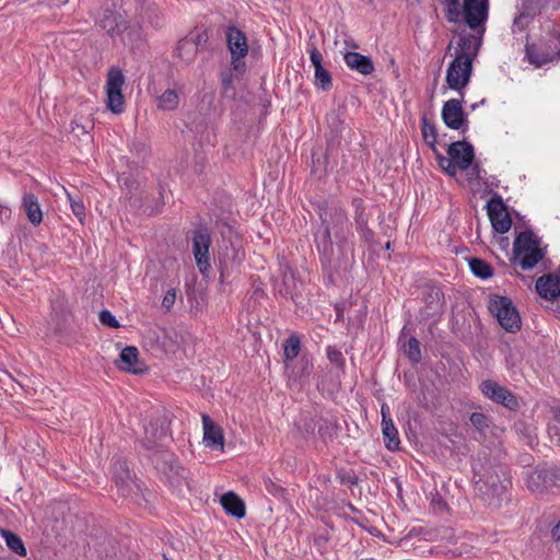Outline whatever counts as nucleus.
Masks as SVG:
<instances>
[{"label": "nucleus", "instance_id": "obj_1", "mask_svg": "<svg viewBox=\"0 0 560 560\" xmlns=\"http://www.w3.org/2000/svg\"><path fill=\"white\" fill-rule=\"evenodd\" d=\"M481 39L475 35H462L455 48V58L446 70V84L462 94L472 73V60L477 56Z\"/></svg>", "mask_w": 560, "mask_h": 560}, {"label": "nucleus", "instance_id": "obj_2", "mask_svg": "<svg viewBox=\"0 0 560 560\" xmlns=\"http://www.w3.org/2000/svg\"><path fill=\"white\" fill-rule=\"evenodd\" d=\"M445 16L448 22H465L470 28H479L488 18V0H445Z\"/></svg>", "mask_w": 560, "mask_h": 560}, {"label": "nucleus", "instance_id": "obj_3", "mask_svg": "<svg viewBox=\"0 0 560 560\" xmlns=\"http://www.w3.org/2000/svg\"><path fill=\"white\" fill-rule=\"evenodd\" d=\"M514 256L522 269H533L545 256L540 240L532 232L525 231L514 241Z\"/></svg>", "mask_w": 560, "mask_h": 560}, {"label": "nucleus", "instance_id": "obj_4", "mask_svg": "<svg viewBox=\"0 0 560 560\" xmlns=\"http://www.w3.org/2000/svg\"><path fill=\"white\" fill-rule=\"evenodd\" d=\"M447 155L436 154L439 166L448 175L455 176L458 170L469 168L475 158L474 147L466 141H457L448 147Z\"/></svg>", "mask_w": 560, "mask_h": 560}, {"label": "nucleus", "instance_id": "obj_5", "mask_svg": "<svg viewBox=\"0 0 560 560\" xmlns=\"http://www.w3.org/2000/svg\"><path fill=\"white\" fill-rule=\"evenodd\" d=\"M489 311L506 331L516 332L521 329L520 313L509 298L493 296L490 300Z\"/></svg>", "mask_w": 560, "mask_h": 560}, {"label": "nucleus", "instance_id": "obj_6", "mask_svg": "<svg viewBox=\"0 0 560 560\" xmlns=\"http://www.w3.org/2000/svg\"><path fill=\"white\" fill-rule=\"evenodd\" d=\"M526 56L537 68L560 59V31L550 32L545 45L527 46Z\"/></svg>", "mask_w": 560, "mask_h": 560}, {"label": "nucleus", "instance_id": "obj_7", "mask_svg": "<svg viewBox=\"0 0 560 560\" xmlns=\"http://www.w3.org/2000/svg\"><path fill=\"white\" fill-rule=\"evenodd\" d=\"M226 45L231 54V66L238 74L246 69L245 57L248 54V44L245 34L235 26L228 27L225 32Z\"/></svg>", "mask_w": 560, "mask_h": 560}, {"label": "nucleus", "instance_id": "obj_8", "mask_svg": "<svg viewBox=\"0 0 560 560\" xmlns=\"http://www.w3.org/2000/svg\"><path fill=\"white\" fill-rule=\"evenodd\" d=\"M125 81V75L119 68L109 69L105 84L106 105L114 114H121L125 110V97L122 94Z\"/></svg>", "mask_w": 560, "mask_h": 560}, {"label": "nucleus", "instance_id": "obj_9", "mask_svg": "<svg viewBox=\"0 0 560 560\" xmlns=\"http://www.w3.org/2000/svg\"><path fill=\"white\" fill-rule=\"evenodd\" d=\"M100 26L112 37H120L122 42L131 40L135 30L128 25L122 14L106 10L100 19Z\"/></svg>", "mask_w": 560, "mask_h": 560}, {"label": "nucleus", "instance_id": "obj_10", "mask_svg": "<svg viewBox=\"0 0 560 560\" xmlns=\"http://www.w3.org/2000/svg\"><path fill=\"white\" fill-rule=\"evenodd\" d=\"M527 486L533 492L549 491L560 486V470L555 467L536 468L528 472Z\"/></svg>", "mask_w": 560, "mask_h": 560}, {"label": "nucleus", "instance_id": "obj_11", "mask_svg": "<svg viewBox=\"0 0 560 560\" xmlns=\"http://www.w3.org/2000/svg\"><path fill=\"white\" fill-rule=\"evenodd\" d=\"M211 237L207 230L199 229L195 231L192 236V253L196 265L201 275L206 276L211 269L209 248Z\"/></svg>", "mask_w": 560, "mask_h": 560}, {"label": "nucleus", "instance_id": "obj_12", "mask_svg": "<svg viewBox=\"0 0 560 560\" xmlns=\"http://www.w3.org/2000/svg\"><path fill=\"white\" fill-rule=\"evenodd\" d=\"M481 393L490 400L501 404L514 410L518 407L516 397L504 386L492 380H486L480 384Z\"/></svg>", "mask_w": 560, "mask_h": 560}, {"label": "nucleus", "instance_id": "obj_13", "mask_svg": "<svg viewBox=\"0 0 560 560\" xmlns=\"http://www.w3.org/2000/svg\"><path fill=\"white\" fill-rule=\"evenodd\" d=\"M487 212L495 232L504 234L511 229L512 220L500 197H493L488 201Z\"/></svg>", "mask_w": 560, "mask_h": 560}, {"label": "nucleus", "instance_id": "obj_14", "mask_svg": "<svg viewBox=\"0 0 560 560\" xmlns=\"http://www.w3.org/2000/svg\"><path fill=\"white\" fill-rule=\"evenodd\" d=\"M442 119L448 128L454 130L466 127L467 119L463 112L462 101L452 98L445 102L442 107Z\"/></svg>", "mask_w": 560, "mask_h": 560}, {"label": "nucleus", "instance_id": "obj_15", "mask_svg": "<svg viewBox=\"0 0 560 560\" xmlns=\"http://www.w3.org/2000/svg\"><path fill=\"white\" fill-rule=\"evenodd\" d=\"M285 374L290 386L303 384L313 372V361L307 355H302L298 361L287 363Z\"/></svg>", "mask_w": 560, "mask_h": 560}, {"label": "nucleus", "instance_id": "obj_16", "mask_svg": "<svg viewBox=\"0 0 560 560\" xmlns=\"http://www.w3.org/2000/svg\"><path fill=\"white\" fill-rule=\"evenodd\" d=\"M112 474L115 485L122 497H128L133 488L137 487L136 482L130 477L129 468L125 462H114Z\"/></svg>", "mask_w": 560, "mask_h": 560}, {"label": "nucleus", "instance_id": "obj_17", "mask_svg": "<svg viewBox=\"0 0 560 560\" xmlns=\"http://www.w3.org/2000/svg\"><path fill=\"white\" fill-rule=\"evenodd\" d=\"M203 442L207 447L223 451L224 436L221 428L208 415H202Z\"/></svg>", "mask_w": 560, "mask_h": 560}, {"label": "nucleus", "instance_id": "obj_18", "mask_svg": "<svg viewBox=\"0 0 560 560\" xmlns=\"http://www.w3.org/2000/svg\"><path fill=\"white\" fill-rule=\"evenodd\" d=\"M116 364L119 370L132 374H140L144 371L143 364L139 360V350L133 346L121 350Z\"/></svg>", "mask_w": 560, "mask_h": 560}, {"label": "nucleus", "instance_id": "obj_19", "mask_svg": "<svg viewBox=\"0 0 560 560\" xmlns=\"http://www.w3.org/2000/svg\"><path fill=\"white\" fill-rule=\"evenodd\" d=\"M342 56L347 67L360 74L369 75L375 70L372 59L368 56L350 50H345Z\"/></svg>", "mask_w": 560, "mask_h": 560}, {"label": "nucleus", "instance_id": "obj_20", "mask_svg": "<svg viewBox=\"0 0 560 560\" xmlns=\"http://www.w3.org/2000/svg\"><path fill=\"white\" fill-rule=\"evenodd\" d=\"M382 433L384 436L385 446L389 451L398 450L399 447V435L390 416L388 407L382 406Z\"/></svg>", "mask_w": 560, "mask_h": 560}, {"label": "nucleus", "instance_id": "obj_21", "mask_svg": "<svg viewBox=\"0 0 560 560\" xmlns=\"http://www.w3.org/2000/svg\"><path fill=\"white\" fill-rule=\"evenodd\" d=\"M536 291L546 300H555L560 295V277L551 273L539 277Z\"/></svg>", "mask_w": 560, "mask_h": 560}, {"label": "nucleus", "instance_id": "obj_22", "mask_svg": "<svg viewBox=\"0 0 560 560\" xmlns=\"http://www.w3.org/2000/svg\"><path fill=\"white\" fill-rule=\"evenodd\" d=\"M310 60L315 69V84L327 91L331 88V75L322 65V54L317 48L310 51Z\"/></svg>", "mask_w": 560, "mask_h": 560}, {"label": "nucleus", "instance_id": "obj_23", "mask_svg": "<svg viewBox=\"0 0 560 560\" xmlns=\"http://www.w3.org/2000/svg\"><path fill=\"white\" fill-rule=\"evenodd\" d=\"M474 478L477 490L482 492L483 494L499 495L503 490L502 482L497 474L486 476L475 472Z\"/></svg>", "mask_w": 560, "mask_h": 560}, {"label": "nucleus", "instance_id": "obj_24", "mask_svg": "<svg viewBox=\"0 0 560 560\" xmlns=\"http://www.w3.org/2000/svg\"><path fill=\"white\" fill-rule=\"evenodd\" d=\"M183 94L182 85H174L173 88L166 89L159 97L156 106L161 110H175L179 106L180 96Z\"/></svg>", "mask_w": 560, "mask_h": 560}, {"label": "nucleus", "instance_id": "obj_25", "mask_svg": "<svg viewBox=\"0 0 560 560\" xmlns=\"http://www.w3.org/2000/svg\"><path fill=\"white\" fill-rule=\"evenodd\" d=\"M22 207L33 225H38L43 221V212L35 195L25 194L22 198Z\"/></svg>", "mask_w": 560, "mask_h": 560}, {"label": "nucleus", "instance_id": "obj_26", "mask_svg": "<svg viewBox=\"0 0 560 560\" xmlns=\"http://www.w3.org/2000/svg\"><path fill=\"white\" fill-rule=\"evenodd\" d=\"M220 501L228 514L236 518H243L245 516V504L234 492L223 494Z\"/></svg>", "mask_w": 560, "mask_h": 560}, {"label": "nucleus", "instance_id": "obj_27", "mask_svg": "<svg viewBox=\"0 0 560 560\" xmlns=\"http://www.w3.org/2000/svg\"><path fill=\"white\" fill-rule=\"evenodd\" d=\"M0 536L4 539L7 547L20 557L27 555L23 540L13 532L0 528Z\"/></svg>", "mask_w": 560, "mask_h": 560}, {"label": "nucleus", "instance_id": "obj_28", "mask_svg": "<svg viewBox=\"0 0 560 560\" xmlns=\"http://www.w3.org/2000/svg\"><path fill=\"white\" fill-rule=\"evenodd\" d=\"M421 133L427 145H429L435 155L439 153L436 149L438 133L435 126L429 121L427 116L421 118Z\"/></svg>", "mask_w": 560, "mask_h": 560}, {"label": "nucleus", "instance_id": "obj_29", "mask_svg": "<svg viewBox=\"0 0 560 560\" xmlns=\"http://www.w3.org/2000/svg\"><path fill=\"white\" fill-rule=\"evenodd\" d=\"M323 222H324V226L320 230H318V232L315 234V241H316L318 250L326 255L331 249V235H330L329 225L326 224L325 218L323 219Z\"/></svg>", "mask_w": 560, "mask_h": 560}, {"label": "nucleus", "instance_id": "obj_30", "mask_svg": "<svg viewBox=\"0 0 560 560\" xmlns=\"http://www.w3.org/2000/svg\"><path fill=\"white\" fill-rule=\"evenodd\" d=\"M300 339L296 336H291L287 339L283 346V355H284V368L287 363H292L298 358L300 353Z\"/></svg>", "mask_w": 560, "mask_h": 560}, {"label": "nucleus", "instance_id": "obj_31", "mask_svg": "<svg viewBox=\"0 0 560 560\" xmlns=\"http://www.w3.org/2000/svg\"><path fill=\"white\" fill-rule=\"evenodd\" d=\"M177 56L186 62L194 59L197 52V45L188 39L178 43L176 48Z\"/></svg>", "mask_w": 560, "mask_h": 560}, {"label": "nucleus", "instance_id": "obj_32", "mask_svg": "<svg viewBox=\"0 0 560 560\" xmlns=\"http://www.w3.org/2000/svg\"><path fill=\"white\" fill-rule=\"evenodd\" d=\"M469 267L471 272L480 279H488L492 276V268L483 260L474 258L469 261Z\"/></svg>", "mask_w": 560, "mask_h": 560}, {"label": "nucleus", "instance_id": "obj_33", "mask_svg": "<svg viewBox=\"0 0 560 560\" xmlns=\"http://www.w3.org/2000/svg\"><path fill=\"white\" fill-rule=\"evenodd\" d=\"M68 201L70 203V208L73 214L79 219V221L83 224L85 219V207L83 200L81 198L73 197L66 188H63Z\"/></svg>", "mask_w": 560, "mask_h": 560}, {"label": "nucleus", "instance_id": "obj_34", "mask_svg": "<svg viewBox=\"0 0 560 560\" xmlns=\"http://www.w3.org/2000/svg\"><path fill=\"white\" fill-rule=\"evenodd\" d=\"M404 347H405V352L407 353V355L409 357V359L411 361H413V362L420 361V359H421L420 343L416 338H413V337L409 338V340L406 342V345Z\"/></svg>", "mask_w": 560, "mask_h": 560}, {"label": "nucleus", "instance_id": "obj_35", "mask_svg": "<svg viewBox=\"0 0 560 560\" xmlns=\"http://www.w3.org/2000/svg\"><path fill=\"white\" fill-rule=\"evenodd\" d=\"M470 421L472 425L481 433L485 434L486 430L489 428V418L481 412H474L470 416Z\"/></svg>", "mask_w": 560, "mask_h": 560}, {"label": "nucleus", "instance_id": "obj_36", "mask_svg": "<svg viewBox=\"0 0 560 560\" xmlns=\"http://www.w3.org/2000/svg\"><path fill=\"white\" fill-rule=\"evenodd\" d=\"M100 322L110 328H118L120 326L116 317L107 310H103L100 313Z\"/></svg>", "mask_w": 560, "mask_h": 560}, {"label": "nucleus", "instance_id": "obj_37", "mask_svg": "<svg viewBox=\"0 0 560 560\" xmlns=\"http://www.w3.org/2000/svg\"><path fill=\"white\" fill-rule=\"evenodd\" d=\"M327 358L331 363L337 364L338 366L343 365V355L340 350L334 347H327L326 349Z\"/></svg>", "mask_w": 560, "mask_h": 560}, {"label": "nucleus", "instance_id": "obj_38", "mask_svg": "<svg viewBox=\"0 0 560 560\" xmlns=\"http://www.w3.org/2000/svg\"><path fill=\"white\" fill-rule=\"evenodd\" d=\"M464 171L466 172L467 180L469 184H475L480 179V168L477 164L471 163L469 168Z\"/></svg>", "mask_w": 560, "mask_h": 560}, {"label": "nucleus", "instance_id": "obj_39", "mask_svg": "<svg viewBox=\"0 0 560 560\" xmlns=\"http://www.w3.org/2000/svg\"><path fill=\"white\" fill-rule=\"evenodd\" d=\"M555 419L560 424V407L555 410ZM549 434L551 439L560 443V428L557 425L549 427Z\"/></svg>", "mask_w": 560, "mask_h": 560}, {"label": "nucleus", "instance_id": "obj_40", "mask_svg": "<svg viewBox=\"0 0 560 560\" xmlns=\"http://www.w3.org/2000/svg\"><path fill=\"white\" fill-rule=\"evenodd\" d=\"M175 301H176V291L174 289H170L165 293V295L162 300V305L166 310H170L174 305Z\"/></svg>", "mask_w": 560, "mask_h": 560}, {"label": "nucleus", "instance_id": "obj_41", "mask_svg": "<svg viewBox=\"0 0 560 560\" xmlns=\"http://www.w3.org/2000/svg\"><path fill=\"white\" fill-rule=\"evenodd\" d=\"M529 21V16L527 14L521 13L518 16L514 19L513 22V31L516 32V30L522 31L524 25L527 24Z\"/></svg>", "mask_w": 560, "mask_h": 560}, {"label": "nucleus", "instance_id": "obj_42", "mask_svg": "<svg viewBox=\"0 0 560 560\" xmlns=\"http://www.w3.org/2000/svg\"><path fill=\"white\" fill-rule=\"evenodd\" d=\"M336 222L339 225L340 233H343L345 229H348V220L342 211H336Z\"/></svg>", "mask_w": 560, "mask_h": 560}, {"label": "nucleus", "instance_id": "obj_43", "mask_svg": "<svg viewBox=\"0 0 560 560\" xmlns=\"http://www.w3.org/2000/svg\"><path fill=\"white\" fill-rule=\"evenodd\" d=\"M11 218V209L8 206L0 203V223L9 221Z\"/></svg>", "mask_w": 560, "mask_h": 560}, {"label": "nucleus", "instance_id": "obj_44", "mask_svg": "<svg viewBox=\"0 0 560 560\" xmlns=\"http://www.w3.org/2000/svg\"><path fill=\"white\" fill-rule=\"evenodd\" d=\"M551 537L556 542L560 544V520L551 529Z\"/></svg>", "mask_w": 560, "mask_h": 560}, {"label": "nucleus", "instance_id": "obj_45", "mask_svg": "<svg viewBox=\"0 0 560 560\" xmlns=\"http://www.w3.org/2000/svg\"><path fill=\"white\" fill-rule=\"evenodd\" d=\"M345 45L347 48H358V45L351 39L345 40Z\"/></svg>", "mask_w": 560, "mask_h": 560}, {"label": "nucleus", "instance_id": "obj_46", "mask_svg": "<svg viewBox=\"0 0 560 560\" xmlns=\"http://www.w3.org/2000/svg\"><path fill=\"white\" fill-rule=\"evenodd\" d=\"M230 83H231V80H230V79H224V80H223V84H224L225 86H226V85H229Z\"/></svg>", "mask_w": 560, "mask_h": 560}, {"label": "nucleus", "instance_id": "obj_47", "mask_svg": "<svg viewBox=\"0 0 560 560\" xmlns=\"http://www.w3.org/2000/svg\"><path fill=\"white\" fill-rule=\"evenodd\" d=\"M359 225L363 229V225H364L363 220L359 222Z\"/></svg>", "mask_w": 560, "mask_h": 560}]
</instances>
